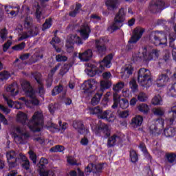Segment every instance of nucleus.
I'll return each instance as SVG.
<instances>
[{
    "label": "nucleus",
    "mask_w": 176,
    "mask_h": 176,
    "mask_svg": "<svg viewBox=\"0 0 176 176\" xmlns=\"http://www.w3.org/2000/svg\"><path fill=\"white\" fill-rule=\"evenodd\" d=\"M133 72H134V67L131 65H126L124 68V74L129 78L130 75H133Z\"/></svg>",
    "instance_id": "nucleus-34"
},
{
    "label": "nucleus",
    "mask_w": 176,
    "mask_h": 176,
    "mask_svg": "<svg viewBox=\"0 0 176 176\" xmlns=\"http://www.w3.org/2000/svg\"><path fill=\"white\" fill-rule=\"evenodd\" d=\"M91 57H93V51L91 50H87L82 53L78 54V58L81 61H89Z\"/></svg>",
    "instance_id": "nucleus-22"
},
{
    "label": "nucleus",
    "mask_w": 176,
    "mask_h": 176,
    "mask_svg": "<svg viewBox=\"0 0 176 176\" xmlns=\"http://www.w3.org/2000/svg\"><path fill=\"white\" fill-rule=\"evenodd\" d=\"M168 115L170 116L169 118L170 124H173L174 123V120H175L176 118V106H174L170 111H168Z\"/></svg>",
    "instance_id": "nucleus-38"
},
{
    "label": "nucleus",
    "mask_w": 176,
    "mask_h": 176,
    "mask_svg": "<svg viewBox=\"0 0 176 176\" xmlns=\"http://www.w3.org/2000/svg\"><path fill=\"white\" fill-rule=\"evenodd\" d=\"M18 134L14 135V141L16 144H27L28 139L30 138V133L25 132L21 126H16L15 128Z\"/></svg>",
    "instance_id": "nucleus-7"
},
{
    "label": "nucleus",
    "mask_w": 176,
    "mask_h": 176,
    "mask_svg": "<svg viewBox=\"0 0 176 176\" xmlns=\"http://www.w3.org/2000/svg\"><path fill=\"white\" fill-rule=\"evenodd\" d=\"M164 6V3L161 0H152L148 6V10L151 13H157L163 9Z\"/></svg>",
    "instance_id": "nucleus-12"
},
{
    "label": "nucleus",
    "mask_w": 176,
    "mask_h": 176,
    "mask_svg": "<svg viewBox=\"0 0 176 176\" xmlns=\"http://www.w3.org/2000/svg\"><path fill=\"white\" fill-rule=\"evenodd\" d=\"M32 75L33 78H34L35 80H36V82H37L39 94H41V95L45 94V88L43 87V82H42V78L41 76V74L32 73Z\"/></svg>",
    "instance_id": "nucleus-19"
},
{
    "label": "nucleus",
    "mask_w": 176,
    "mask_h": 176,
    "mask_svg": "<svg viewBox=\"0 0 176 176\" xmlns=\"http://www.w3.org/2000/svg\"><path fill=\"white\" fill-rule=\"evenodd\" d=\"M21 86L23 91H25V94L31 98L32 104H33V105H38L39 100L35 96V91H34L32 87H31V84H30V82L23 81L21 83Z\"/></svg>",
    "instance_id": "nucleus-6"
},
{
    "label": "nucleus",
    "mask_w": 176,
    "mask_h": 176,
    "mask_svg": "<svg viewBox=\"0 0 176 176\" xmlns=\"http://www.w3.org/2000/svg\"><path fill=\"white\" fill-rule=\"evenodd\" d=\"M7 162L10 168H14L17 166V159H20V155L16 151L11 150L6 152Z\"/></svg>",
    "instance_id": "nucleus-9"
},
{
    "label": "nucleus",
    "mask_w": 176,
    "mask_h": 176,
    "mask_svg": "<svg viewBox=\"0 0 176 176\" xmlns=\"http://www.w3.org/2000/svg\"><path fill=\"white\" fill-rule=\"evenodd\" d=\"M72 67V64L71 63H66L63 65V67L60 70V75L63 76V75H65L68 71H69V68Z\"/></svg>",
    "instance_id": "nucleus-41"
},
{
    "label": "nucleus",
    "mask_w": 176,
    "mask_h": 176,
    "mask_svg": "<svg viewBox=\"0 0 176 176\" xmlns=\"http://www.w3.org/2000/svg\"><path fill=\"white\" fill-rule=\"evenodd\" d=\"M102 170V165H94L89 164L85 170V175H90V173H93L94 176H100V173Z\"/></svg>",
    "instance_id": "nucleus-11"
},
{
    "label": "nucleus",
    "mask_w": 176,
    "mask_h": 176,
    "mask_svg": "<svg viewBox=\"0 0 176 176\" xmlns=\"http://www.w3.org/2000/svg\"><path fill=\"white\" fill-rule=\"evenodd\" d=\"M39 34V28L37 26H33L28 29L27 32H24L21 36L19 38V41H23L24 39H28L32 36H36Z\"/></svg>",
    "instance_id": "nucleus-15"
},
{
    "label": "nucleus",
    "mask_w": 176,
    "mask_h": 176,
    "mask_svg": "<svg viewBox=\"0 0 176 176\" xmlns=\"http://www.w3.org/2000/svg\"><path fill=\"white\" fill-rule=\"evenodd\" d=\"M52 18H49L48 19H46L45 22L43 24V28H42L43 31H45V30L50 28V27H52Z\"/></svg>",
    "instance_id": "nucleus-51"
},
{
    "label": "nucleus",
    "mask_w": 176,
    "mask_h": 176,
    "mask_svg": "<svg viewBox=\"0 0 176 176\" xmlns=\"http://www.w3.org/2000/svg\"><path fill=\"white\" fill-rule=\"evenodd\" d=\"M25 47V43L22 42L20 44L13 46L12 50H16V52H19L20 50H23V49H24Z\"/></svg>",
    "instance_id": "nucleus-56"
},
{
    "label": "nucleus",
    "mask_w": 176,
    "mask_h": 176,
    "mask_svg": "<svg viewBox=\"0 0 176 176\" xmlns=\"http://www.w3.org/2000/svg\"><path fill=\"white\" fill-rule=\"evenodd\" d=\"M149 41L155 46H167V36L164 32L152 31L149 34Z\"/></svg>",
    "instance_id": "nucleus-3"
},
{
    "label": "nucleus",
    "mask_w": 176,
    "mask_h": 176,
    "mask_svg": "<svg viewBox=\"0 0 176 176\" xmlns=\"http://www.w3.org/2000/svg\"><path fill=\"white\" fill-rule=\"evenodd\" d=\"M104 3L108 9V10H116L120 5V0H105Z\"/></svg>",
    "instance_id": "nucleus-20"
},
{
    "label": "nucleus",
    "mask_w": 176,
    "mask_h": 176,
    "mask_svg": "<svg viewBox=\"0 0 176 176\" xmlns=\"http://www.w3.org/2000/svg\"><path fill=\"white\" fill-rule=\"evenodd\" d=\"M144 120V118L141 116H136L131 120V124L133 127L135 129L137 127H140L142 124V122Z\"/></svg>",
    "instance_id": "nucleus-25"
},
{
    "label": "nucleus",
    "mask_w": 176,
    "mask_h": 176,
    "mask_svg": "<svg viewBox=\"0 0 176 176\" xmlns=\"http://www.w3.org/2000/svg\"><path fill=\"white\" fill-rule=\"evenodd\" d=\"M16 120L22 124H27L32 131H41V127H42L43 124V114L41 111H36L32 120L27 123L28 122V117L25 113L19 111L16 116Z\"/></svg>",
    "instance_id": "nucleus-1"
},
{
    "label": "nucleus",
    "mask_w": 176,
    "mask_h": 176,
    "mask_svg": "<svg viewBox=\"0 0 176 176\" xmlns=\"http://www.w3.org/2000/svg\"><path fill=\"white\" fill-rule=\"evenodd\" d=\"M67 43L69 45H74V43H76L77 45H82L83 42H82V39L80 37H79L76 34H71L67 40Z\"/></svg>",
    "instance_id": "nucleus-21"
},
{
    "label": "nucleus",
    "mask_w": 176,
    "mask_h": 176,
    "mask_svg": "<svg viewBox=\"0 0 176 176\" xmlns=\"http://www.w3.org/2000/svg\"><path fill=\"white\" fill-rule=\"evenodd\" d=\"M138 100L141 102H145L148 100V96L144 92H140L138 96Z\"/></svg>",
    "instance_id": "nucleus-53"
},
{
    "label": "nucleus",
    "mask_w": 176,
    "mask_h": 176,
    "mask_svg": "<svg viewBox=\"0 0 176 176\" xmlns=\"http://www.w3.org/2000/svg\"><path fill=\"white\" fill-rule=\"evenodd\" d=\"M142 60H145L144 58V52L141 54V52H137L133 54L132 56V61L133 63H141Z\"/></svg>",
    "instance_id": "nucleus-29"
},
{
    "label": "nucleus",
    "mask_w": 176,
    "mask_h": 176,
    "mask_svg": "<svg viewBox=\"0 0 176 176\" xmlns=\"http://www.w3.org/2000/svg\"><path fill=\"white\" fill-rule=\"evenodd\" d=\"M164 133L166 137H174L175 135V129L173 127L165 129Z\"/></svg>",
    "instance_id": "nucleus-40"
},
{
    "label": "nucleus",
    "mask_w": 176,
    "mask_h": 176,
    "mask_svg": "<svg viewBox=\"0 0 176 176\" xmlns=\"http://www.w3.org/2000/svg\"><path fill=\"white\" fill-rule=\"evenodd\" d=\"M18 89L19 87H17V84L14 82L7 87L6 91H8L10 96H16L17 93H19Z\"/></svg>",
    "instance_id": "nucleus-26"
},
{
    "label": "nucleus",
    "mask_w": 176,
    "mask_h": 176,
    "mask_svg": "<svg viewBox=\"0 0 176 176\" xmlns=\"http://www.w3.org/2000/svg\"><path fill=\"white\" fill-rule=\"evenodd\" d=\"M73 127L78 130L80 134H83L85 131H86V129H85V126H83V122L82 121L76 120L73 122Z\"/></svg>",
    "instance_id": "nucleus-24"
},
{
    "label": "nucleus",
    "mask_w": 176,
    "mask_h": 176,
    "mask_svg": "<svg viewBox=\"0 0 176 176\" xmlns=\"http://www.w3.org/2000/svg\"><path fill=\"white\" fill-rule=\"evenodd\" d=\"M80 10H82V4L76 3L75 9L69 13V16H70L71 17H75L76 14H78L79 12H80Z\"/></svg>",
    "instance_id": "nucleus-35"
},
{
    "label": "nucleus",
    "mask_w": 176,
    "mask_h": 176,
    "mask_svg": "<svg viewBox=\"0 0 176 176\" xmlns=\"http://www.w3.org/2000/svg\"><path fill=\"white\" fill-rule=\"evenodd\" d=\"M160 54V51L157 50H153L150 53L148 54V47L143 48V57L144 61H151L153 58H157Z\"/></svg>",
    "instance_id": "nucleus-14"
},
{
    "label": "nucleus",
    "mask_w": 176,
    "mask_h": 176,
    "mask_svg": "<svg viewBox=\"0 0 176 176\" xmlns=\"http://www.w3.org/2000/svg\"><path fill=\"white\" fill-rule=\"evenodd\" d=\"M129 86L132 91H137V90H138V85L137 84V81L134 79L131 80L129 82Z\"/></svg>",
    "instance_id": "nucleus-52"
},
{
    "label": "nucleus",
    "mask_w": 176,
    "mask_h": 176,
    "mask_svg": "<svg viewBox=\"0 0 176 176\" xmlns=\"http://www.w3.org/2000/svg\"><path fill=\"white\" fill-rule=\"evenodd\" d=\"M0 36L2 41L5 42V41H6V38H8V30H6V29H2L0 32Z\"/></svg>",
    "instance_id": "nucleus-57"
},
{
    "label": "nucleus",
    "mask_w": 176,
    "mask_h": 176,
    "mask_svg": "<svg viewBox=\"0 0 176 176\" xmlns=\"http://www.w3.org/2000/svg\"><path fill=\"white\" fill-rule=\"evenodd\" d=\"M124 87V82H119L116 85H114L113 86V104L112 105V108L113 109L118 108V106L119 105V98H120V96L118 94V92L122 90Z\"/></svg>",
    "instance_id": "nucleus-8"
},
{
    "label": "nucleus",
    "mask_w": 176,
    "mask_h": 176,
    "mask_svg": "<svg viewBox=\"0 0 176 176\" xmlns=\"http://www.w3.org/2000/svg\"><path fill=\"white\" fill-rule=\"evenodd\" d=\"M60 42H61V41L60 40V38L58 37H54L52 40V41L50 42V44L52 45L53 47H54L55 50H56L57 53H60V52H61V49H60L59 47H57V46H56L55 43H60Z\"/></svg>",
    "instance_id": "nucleus-42"
},
{
    "label": "nucleus",
    "mask_w": 176,
    "mask_h": 176,
    "mask_svg": "<svg viewBox=\"0 0 176 176\" xmlns=\"http://www.w3.org/2000/svg\"><path fill=\"white\" fill-rule=\"evenodd\" d=\"M129 113L130 111L129 110L122 111L120 112L119 116L120 118H126L129 116Z\"/></svg>",
    "instance_id": "nucleus-64"
},
{
    "label": "nucleus",
    "mask_w": 176,
    "mask_h": 176,
    "mask_svg": "<svg viewBox=\"0 0 176 176\" xmlns=\"http://www.w3.org/2000/svg\"><path fill=\"white\" fill-rule=\"evenodd\" d=\"M57 108H58V104H56V103H51L49 106H48V109L50 112V113H54V111H56L57 109Z\"/></svg>",
    "instance_id": "nucleus-58"
},
{
    "label": "nucleus",
    "mask_w": 176,
    "mask_h": 176,
    "mask_svg": "<svg viewBox=\"0 0 176 176\" xmlns=\"http://www.w3.org/2000/svg\"><path fill=\"white\" fill-rule=\"evenodd\" d=\"M90 28L89 27V25L87 23H83L80 28V30H78V32H80V36L86 41L90 35Z\"/></svg>",
    "instance_id": "nucleus-17"
},
{
    "label": "nucleus",
    "mask_w": 176,
    "mask_h": 176,
    "mask_svg": "<svg viewBox=\"0 0 176 176\" xmlns=\"http://www.w3.org/2000/svg\"><path fill=\"white\" fill-rule=\"evenodd\" d=\"M98 130L103 132L106 138L109 137V135H111V132L109 131V128L108 127V125H107L104 123L101 124L98 126Z\"/></svg>",
    "instance_id": "nucleus-31"
},
{
    "label": "nucleus",
    "mask_w": 176,
    "mask_h": 176,
    "mask_svg": "<svg viewBox=\"0 0 176 176\" xmlns=\"http://www.w3.org/2000/svg\"><path fill=\"white\" fill-rule=\"evenodd\" d=\"M62 93L63 96H65L66 91L64 90V87L62 85H59L56 86L52 90V96H57V94H60Z\"/></svg>",
    "instance_id": "nucleus-28"
},
{
    "label": "nucleus",
    "mask_w": 176,
    "mask_h": 176,
    "mask_svg": "<svg viewBox=\"0 0 176 176\" xmlns=\"http://www.w3.org/2000/svg\"><path fill=\"white\" fill-rule=\"evenodd\" d=\"M150 133L153 135H160V129H157V126L155 124H152L150 127Z\"/></svg>",
    "instance_id": "nucleus-43"
},
{
    "label": "nucleus",
    "mask_w": 176,
    "mask_h": 176,
    "mask_svg": "<svg viewBox=\"0 0 176 176\" xmlns=\"http://www.w3.org/2000/svg\"><path fill=\"white\" fill-rule=\"evenodd\" d=\"M83 90L85 93H93L97 89L98 82L95 79H89L85 82Z\"/></svg>",
    "instance_id": "nucleus-16"
},
{
    "label": "nucleus",
    "mask_w": 176,
    "mask_h": 176,
    "mask_svg": "<svg viewBox=\"0 0 176 176\" xmlns=\"http://www.w3.org/2000/svg\"><path fill=\"white\" fill-rule=\"evenodd\" d=\"M153 113L157 116H163L164 115V109L162 107L153 109Z\"/></svg>",
    "instance_id": "nucleus-47"
},
{
    "label": "nucleus",
    "mask_w": 176,
    "mask_h": 176,
    "mask_svg": "<svg viewBox=\"0 0 176 176\" xmlns=\"http://www.w3.org/2000/svg\"><path fill=\"white\" fill-rule=\"evenodd\" d=\"M153 105H163V99L160 95L154 96L151 101Z\"/></svg>",
    "instance_id": "nucleus-37"
},
{
    "label": "nucleus",
    "mask_w": 176,
    "mask_h": 176,
    "mask_svg": "<svg viewBox=\"0 0 176 176\" xmlns=\"http://www.w3.org/2000/svg\"><path fill=\"white\" fill-rule=\"evenodd\" d=\"M175 39H176V34H175L174 33H170L169 34V42H170V47H173L174 46V43H173V42H174Z\"/></svg>",
    "instance_id": "nucleus-60"
},
{
    "label": "nucleus",
    "mask_w": 176,
    "mask_h": 176,
    "mask_svg": "<svg viewBox=\"0 0 176 176\" xmlns=\"http://www.w3.org/2000/svg\"><path fill=\"white\" fill-rule=\"evenodd\" d=\"M65 149V148L64 146L56 145L50 148V152H63Z\"/></svg>",
    "instance_id": "nucleus-54"
},
{
    "label": "nucleus",
    "mask_w": 176,
    "mask_h": 176,
    "mask_svg": "<svg viewBox=\"0 0 176 176\" xmlns=\"http://www.w3.org/2000/svg\"><path fill=\"white\" fill-rule=\"evenodd\" d=\"M10 78V74L9 72L4 71L0 72V80H8Z\"/></svg>",
    "instance_id": "nucleus-55"
},
{
    "label": "nucleus",
    "mask_w": 176,
    "mask_h": 176,
    "mask_svg": "<svg viewBox=\"0 0 176 176\" xmlns=\"http://www.w3.org/2000/svg\"><path fill=\"white\" fill-rule=\"evenodd\" d=\"M118 104H120V107L122 109H126V108L129 107V100L126 98H122L121 100L119 98Z\"/></svg>",
    "instance_id": "nucleus-45"
},
{
    "label": "nucleus",
    "mask_w": 176,
    "mask_h": 176,
    "mask_svg": "<svg viewBox=\"0 0 176 176\" xmlns=\"http://www.w3.org/2000/svg\"><path fill=\"white\" fill-rule=\"evenodd\" d=\"M59 126L56 125L54 123L51 124V127H53V129H56V130H66L67 127H68V124L67 122H62L61 121L58 122ZM63 123V124H62Z\"/></svg>",
    "instance_id": "nucleus-33"
},
{
    "label": "nucleus",
    "mask_w": 176,
    "mask_h": 176,
    "mask_svg": "<svg viewBox=\"0 0 176 176\" xmlns=\"http://www.w3.org/2000/svg\"><path fill=\"white\" fill-rule=\"evenodd\" d=\"M67 163H69V164H71L72 166H75L76 165V160H75L72 156H68Z\"/></svg>",
    "instance_id": "nucleus-63"
},
{
    "label": "nucleus",
    "mask_w": 176,
    "mask_h": 176,
    "mask_svg": "<svg viewBox=\"0 0 176 176\" xmlns=\"http://www.w3.org/2000/svg\"><path fill=\"white\" fill-rule=\"evenodd\" d=\"M107 39L105 37L100 38L98 40H96L95 42V47L96 49V52L100 56H104L107 52V46H105V42H107Z\"/></svg>",
    "instance_id": "nucleus-10"
},
{
    "label": "nucleus",
    "mask_w": 176,
    "mask_h": 176,
    "mask_svg": "<svg viewBox=\"0 0 176 176\" xmlns=\"http://www.w3.org/2000/svg\"><path fill=\"white\" fill-rule=\"evenodd\" d=\"M166 156L168 163H173L176 160V154L174 153H167Z\"/></svg>",
    "instance_id": "nucleus-48"
},
{
    "label": "nucleus",
    "mask_w": 176,
    "mask_h": 176,
    "mask_svg": "<svg viewBox=\"0 0 176 176\" xmlns=\"http://www.w3.org/2000/svg\"><path fill=\"white\" fill-rule=\"evenodd\" d=\"M101 97H102V93H97L92 98L91 104L92 105H97L98 102H100V100H101Z\"/></svg>",
    "instance_id": "nucleus-36"
},
{
    "label": "nucleus",
    "mask_w": 176,
    "mask_h": 176,
    "mask_svg": "<svg viewBox=\"0 0 176 176\" xmlns=\"http://www.w3.org/2000/svg\"><path fill=\"white\" fill-rule=\"evenodd\" d=\"M19 159H21V160L23 162L22 166L23 168L25 170H30V161H28L27 157H25L22 153H19Z\"/></svg>",
    "instance_id": "nucleus-30"
},
{
    "label": "nucleus",
    "mask_w": 176,
    "mask_h": 176,
    "mask_svg": "<svg viewBox=\"0 0 176 176\" xmlns=\"http://www.w3.org/2000/svg\"><path fill=\"white\" fill-rule=\"evenodd\" d=\"M112 58H113V55H112V54H110L104 57V59L100 63L99 69L97 68V66L91 63H88L87 67L85 69L86 74L91 77L102 74L104 67H106V68H111V66L112 65V63H111V61H112Z\"/></svg>",
    "instance_id": "nucleus-2"
},
{
    "label": "nucleus",
    "mask_w": 176,
    "mask_h": 176,
    "mask_svg": "<svg viewBox=\"0 0 176 176\" xmlns=\"http://www.w3.org/2000/svg\"><path fill=\"white\" fill-rule=\"evenodd\" d=\"M130 158L132 163H137L138 162V155H137L135 151L133 149L130 151Z\"/></svg>",
    "instance_id": "nucleus-44"
},
{
    "label": "nucleus",
    "mask_w": 176,
    "mask_h": 176,
    "mask_svg": "<svg viewBox=\"0 0 176 176\" xmlns=\"http://www.w3.org/2000/svg\"><path fill=\"white\" fill-rule=\"evenodd\" d=\"M32 23V18H31V16H27L25 20L24 25L26 28H28L31 27Z\"/></svg>",
    "instance_id": "nucleus-59"
},
{
    "label": "nucleus",
    "mask_w": 176,
    "mask_h": 176,
    "mask_svg": "<svg viewBox=\"0 0 176 176\" xmlns=\"http://www.w3.org/2000/svg\"><path fill=\"white\" fill-rule=\"evenodd\" d=\"M138 82L143 87H149L152 85L151 72L145 68H141L138 72Z\"/></svg>",
    "instance_id": "nucleus-4"
},
{
    "label": "nucleus",
    "mask_w": 176,
    "mask_h": 176,
    "mask_svg": "<svg viewBox=\"0 0 176 176\" xmlns=\"http://www.w3.org/2000/svg\"><path fill=\"white\" fill-rule=\"evenodd\" d=\"M56 60L58 61V63H61V61H67L68 58L65 56L58 54L56 56Z\"/></svg>",
    "instance_id": "nucleus-62"
},
{
    "label": "nucleus",
    "mask_w": 176,
    "mask_h": 176,
    "mask_svg": "<svg viewBox=\"0 0 176 176\" xmlns=\"http://www.w3.org/2000/svg\"><path fill=\"white\" fill-rule=\"evenodd\" d=\"M124 20H126V12H124V8H122L116 14L114 21L109 28H111V31L119 30L123 25Z\"/></svg>",
    "instance_id": "nucleus-5"
},
{
    "label": "nucleus",
    "mask_w": 176,
    "mask_h": 176,
    "mask_svg": "<svg viewBox=\"0 0 176 176\" xmlns=\"http://www.w3.org/2000/svg\"><path fill=\"white\" fill-rule=\"evenodd\" d=\"M30 158L33 162L34 164H36V155L32 151H29Z\"/></svg>",
    "instance_id": "nucleus-61"
},
{
    "label": "nucleus",
    "mask_w": 176,
    "mask_h": 176,
    "mask_svg": "<svg viewBox=\"0 0 176 176\" xmlns=\"http://www.w3.org/2000/svg\"><path fill=\"white\" fill-rule=\"evenodd\" d=\"M145 32V29L142 28H136L134 29L129 43H137L141 39L142 34Z\"/></svg>",
    "instance_id": "nucleus-13"
},
{
    "label": "nucleus",
    "mask_w": 176,
    "mask_h": 176,
    "mask_svg": "<svg viewBox=\"0 0 176 176\" xmlns=\"http://www.w3.org/2000/svg\"><path fill=\"white\" fill-rule=\"evenodd\" d=\"M89 110H90V113H92V115H97L98 118L101 115V112H102V109L99 106H97L94 108H90Z\"/></svg>",
    "instance_id": "nucleus-39"
},
{
    "label": "nucleus",
    "mask_w": 176,
    "mask_h": 176,
    "mask_svg": "<svg viewBox=\"0 0 176 176\" xmlns=\"http://www.w3.org/2000/svg\"><path fill=\"white\" fill-rule=\"evenodd\" d=\"M35 16L38 21H40L41 18L42 17V8L39 6V5L36 6Z\"/></svg>",
    "instance_id": "nucleus-50"
},
{
    "label": "nucleus",
    "mask_w": 176,
    "mask_h": 176,
    "mask_svg": "<svg viewBox=\"0 0 176 176\" xmlns=\"http://www.w3.org/2000/svg\"><path fill=\"white\" fill-rule=\"evenodd\" d=\"M99 119H104V120H107V122H115V116L110 110H106L104 111H102L100 113V115L99 116Z\"/></svg>",
    "instance_id": "nucleus-18"
},
{
    "label": "nucleus",
    "mask_w": 176,
    "mask_h": 176,
    "mask_svg": "<svg viewBox=\"0 0 176 176\" xmlns=\"http://www.w3.org/2000/svg\"><path fill=\"white\" fill-rule=\"evenodd\" d=\"M3 98L5 101H6L8 107L10 108H13V106L16 109H21L23 108V104L19 102H13L11 99L9 98L6 97V96H3Z\"/></svg>",
    "instance_id": "nucleus-23"
},
{
    "label": "nucleus",
    "mask_w": 176,
    "mask_h": 176,
    "mask_svg": "<svg viewBox=\"0 0 176 176\" xmlns=\"http://www.w3.org/2000/svg\"><path fill=\"white\" fill-rule=\"evenodd\" d=\"M168 82V77L167 74H162L157 79V87H163Z\"/></svg>",
    "instance_id": "nucleus-27"
},
{
    "label": "nucleus",
    "mask_w": 176,
    "mask_h": 176,
    "mask_svg": "<svg viewBox=\"0 0 176 176\" xmlns=\"http://www.w3.org/2000/svg\"><path fill=\"white\" fill-rule=\"evenodd\" d=\"M102 89H109L112 86V82L109 80H104L100 82Z\"/></svg>",
    "instance_id": "nucleus-49"
},
{
    "label": "nucleus",
    "mask_w": 176,
    "mask_h": 176,
    "mask_svg": "<svg viewBox=\"0 0 176 176\" xmlns=\"http://www.w3.org/2000/svg\"><path fill=\"white\" fill-rule=\"evenodd\" d=\"M120 138L119 136L113 135L109 138L107 142V146L109 148H112V146H115V145H116V141H118V140H120Z\"/></svg>",
    "instance_id": "nucleus-32"
},
{
    "label": "nucleus",
    "mask_w": 176,
    "mask_h": 176,
    "mask_svg": "<svg viewBox=\"0 0 176 176\" xmlns=\"http://www.w3.org/2000/svg\"><path fill=\"white\" fill-rule=\"evenodd\" d=\"M138 109L140 112H144V113H148V112L149 111V107L146 104L142 103L138 107Z\"/></svg>",
    "instance_id": "nucleus-46"
}]
</instances>
